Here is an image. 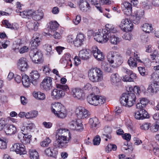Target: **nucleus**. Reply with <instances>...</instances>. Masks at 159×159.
Wrapping results in <instances>:
<instances>
[{
    "label": "nucleus",
    "mask_w": 159,
    "mask_h": 159,
    "mask_svg": "<svg viewBox=\"0 0 159 159\" xmlns=\"http://www.w3.org/2000/svg\"><path fill=\"white\" fill-rule=\"evenodd\" d=\"M45 153L48 157L56 158L58 154V152L55 148L53 147H49L45 150Z\"/></svg>",
    "instance_id": "nucleus-22"
},
{
    "label": "nucleus",
    "mask_w": 159,
    "mask_h": 159,
    "mask_svg": "<svg viewBox=\"0 0 159 159\" xmlns=\"http://www.w3.org/2000/svg\"><path fill=\"white\" fill-rule=\"evenodd\" d=\"M108 33L109 34V39L111 43L114 45L118 44L121 40L120 39L113 35V34L114 33L109 31Z\"/></svg>",
    "instance_id": "nucleus-26"
},
{
    "label": "nucleus",
    "mask_w": 159,
    "mask_h": 159,
    "mask_svg": "<svg viewBox=\"0 0 159 159\" xmlns=\"http://www.w3.org/2000/svg\"><path fill=\"white\" fill-rule=\"evenodd\" d=\"M89 123L90 128L93 129H96L101 126L100 123L98 118L96 117L89 119Z\"/></svg>",
    "instance_id": "nucleus-20"
},
{
    "label": "nucleus",
    "mask_w": 159,
    "mask_h": 159,
    "mask_svg": "<svg viewBox=\"0 0 159 159\" xmlns=\"http://www.w3.org/2000/svg\"><path fill=\"white\" fill-rule=\"evenodd\" d=\"M151 123L145 122L143 123L140 126L141 129L143 130H147L150 127Z\"/></svg>",
    "instance_id": "nucleus-54"
},
{
    "label": "nucleus",
    "mask_w": 159,
    "mask_h": 159,
    "mask_svg": "<svg viewBox=\"0 0 159 159\" xmlns=\"http://www.w3.org/2000/svg\"><path fill=\"white\" fill-rule=\"evenodd\" d=\"M143 14L144 12L142 10H136L134 11L133 16L134 17H138L141 18L143 16Z\"/></svg>",
    "instance_id": "nucleus-49"
},
{
    "label": "nucleus",
    "mask_w": 159,
    "mask_h": 159,
    "mask_svg": "<svg viewBox=\"0 0 159 159\" xmlns=\"http://www.w3.org/2000/svg\"><path fill=\"white\" fill-rule=\"evenodd\" d=\"M116 146L115 144H109L107 145L106 148V151L109 152L111 150L115 151L116 149Z\"/></svg>",
    "instance_id": "nucleus-50"
},
{
    "label": "nucleus",
    "mask_w": 159,
    "mask_h": 159,
    "mask_svg": "<svg viewBox=\"0 0 159 159\" xmlns=\"http://www.w3.org/2000/svg\"><path fill=\"white\" fill-rule=\"evenodd\" d=\"M147 90L150 93H156L159 91V84L156 82H153L149 84Z\"/></svg>",
    "instance_id": "nucleus-24"
},
{
    "label": "nucleus",
    "mask_w": 159,
    "mask_h": 159,
    "mask_svg": "<svg viewBox=\"0 0 159 159\" xmlns=\"http://www.w3.org/2000/svg\"><path fill=\"white\" fill-rule=\"evenodd\" d=\"M73 96L75 98L80 100L84 99V95L83 90L79 88H73L71 90Z\"/></svg>",
    "instance_id": "nucleus-16"
},
{
    "label": "nucleus",
    "mask_w": 159,
    "mask_h": 159,
    "mask_svg": "<svg viewBox=\"0 0 159 159\" xmlns=\"http://www.w3.org/2000/svg\"><path fill=\"white\" fill-rule=\"evenodd\" d=\"M33 95L34 98L39 100H44L45 98V94L40 92H38L33 93Z\"/></svg>",
    "instance_id": "nucleus-43"
},
{
    "label": "nucleus",
    "mask_w": 159,
    "mask_h": 159,
    "mask_svg": "<svg viewBox=\"0 0 159 159\" xmlns=\"http://www.w3.org/2000/svg\"><path fill=\"white\" fill-rule=\"evenodd\" d=\"M38 23L37 22H32L29 21L27 22L26 26L27 28L30 30L37 31L38 29Z\"/></svg>",
    "instance_id": "nucleus-34"
},
{
    "label": "nucleus",
    "mask_w": 159,
    "mask_h": 159,
    "mask_svg": "<svg viewBox=\"0 0 159 159\" xmlns=\"http://www.w3.org/2000/svg\"><path fill=\"white\" fill-rule=\"evenodd\" d=\"M29 55L32 61L37 64L40 63L43 61V55L40 51L37 48H33L30 52Z\"/></svg>",
    "instance_id": "nucleus-7"
},
{
    "label": "nucleus",
    "mask_w": 159,
    "mask_h": 159,
    "mask_svg": "<svg viewBox=\"0 0 159 159\" xmlns=\"http://www.w3.org/2000/svg\"><path fill=\"white\" fill-rule=\"evenodd\" d=\"M29 154L30 159H39V154L35 150L30 149L29 151Z\"/></svg>",
    "instance_id": "nucleus-39"
},
{
    "label": "nucleus",
    "mask_w": 159,
    "mask_h": 159,
    "mask_svg": "<svg viewBox=\"0 0 159 159\" xmlns=\"http://www.w3.org/2000/svg\"><path fill=\"white\" fill-rule=\"evenodd\" d=\"M138 69L139 73L141 75L144 76L147 75V72L144 68L142 67H138Z\"/></svg>",
    "instance_id": "nucleus-57"
},
{
    "label": "nucleus",
    "mask_w": 159,
    "mask_h": 159,
    "mask_svg": "<svg viewBox=\"0 0 159 159\" xmlns=\"http://www.w3.org/2000/svg\"><path fill=\"white\" fill-rule=\"evenodd\" d=\"M3 23L5 24V26L11 30H17L19 28V25L16 23L11 24L8 20H3Z\"/></svg>",
    "instance_id": "nucleus-32"
},
{
    "label": "nucleus",
    "mask_w": 159,
    "mask_h": 159,
    "mask_svg": "<svg viewBox=\"0 0 159 159\" xmlns=\"http://www.w3.org/2000/svg\"><path fill=\"white\" fill-rule=\"evenodd\" d=\"M137 61L134 58L130 57L127 61V63L131 68H134L137 66Z\"/></svg>",
    "instance_id": "nucleus-38"
},
{
    "label": "nucleus",
    "mask_w": 159,
    "mask_h": 159,
    "mask_svg": "<svg viewBox=\"0 0 159 159\" xmlns=\"http://www.w3.org/2000/svg\"><path fill=\"white\" fill-rule=\"evenodd\" d=\"M97 102H98V105H101L103 104L105 101V98L102 96H97Z\"/></svg>",
    "instance_id": "nucleus-55"
},
{
    "label": "nucleus",
    "mask_w": 159,
    "mask_h": 159,
    "mask_svg": "<svg viewBox=\"0 0 159 159\" xmlns=\"http://www.w3.org/2000/svg\"><path fill=\"white\" fill-rule=\"evenodd\" d=\"M43 13L41 11H32L31 17L34 20L39 21L43 18Z\"/></svg>",
    "instance_id": "nucleus-30"
},
{
    "label": "nucleus",
    "mask_w": 159,
    "mask_h": 159,
    "mask_svg": "<svg viewBox=\"0 0 159 159\" xmlns=\"http://www.w3.org/2000/svg\"><path fill=\"white\" fill-rule=\"evenodd\" d=\"M11 151H15L17 154L20 155H24L26 153L25 146L21 143H15L10 148Z\"/></svg>",
    "instance_id": "nucleus-12"
},
{
    "label": "nucleus",
    "mask_w": 159,
    "mask_h": 159,
    "mask_svg": "<svg viewBox=\"0 0 159 159\" xmlns=\"http://www.w3.org/2000/svg\"><path fill=\"white\" fill-rule=\"evenodd\" d=\"M100 7V5H109L111 4V1L110 0H100L99 1Z\"/></svg>",
    "instance_id": "nucleus-61"
},
{
    "label": "nucleus",
    "mask_w": 159,
    "mask_h": 159,
    "mask_svg": "<svg viewBox=\"0 0 159 159\" xmlns=\"http://www.w3.org/2000/svg\"><path fill=\"white\" fill-rule=\"evenodd\" d=\"M108 61H103L101 63V68L104 71L107 72H112L113 70L110 66L113 68H116L120 66L123 62V58L121 55L118 52H114L108 54L107 56Z\"/></svg>",
    "instance_id": "nucleus-1"
},
{
    "label": "nucleus",
    "mask_w": 159,
    "mask_h": 159,
    "mask_svg": "<svg viewBox=\"0 0 159 159\" xmlns=\"http://www.w3.org/2000/svg\"><path fill=\"white\" fill-rule=\"evenodd\" d=\"M23 124V125H24ZM35 126L33 123H30L28 124L26 126L23 125L22 127L21 132H23L25 133L29 134L31 131V130L35 128Z\"/></svg>",
    "instance_id": "nucleus-28"
},
{
    "label": "nucleus",
    "mask_w": 159,
    "mask_h": 159,
    "mask_svg": "<svg viewBox=\"0 0 159 159\" xmlns=\"http://www.w3.org/2000/svg\"><path fill=\"white\" fill-rule=\"evenodd\" d=\"M59 26V24L56 21H51L49 23V28L53 31L56 30Z\"/></svg>",
    "instance_id": "nucleus-44"
},
{
    "label": "nucleus",
    "mask_w": 159,
    "mask_h": 159,
    "mask_svg": "<svg viewBox=\"0 0 159 159\" xmlns=\"http://www.w3.org/2000/svg\"><path fill=\"white\" fill-rule=\"evenodd\" d=\"M65 95V93L63 90L58 89H53L51 92V96L53 99L58 100L62 98Z\"/></svg>",
    "instance_id": "nucleus-15"
},
{
    "label": "nucleus",
    "mask_w": 159,
    "mask_h": 159,
    "mask_svg": "<svg viewBox=\"0 0 159 159\" xmlns=\"http://www.w3.org/2000/svg\"><path fill=\"white\" fill-rule=\"evenodd\" d=\"M30 76L31 83L34 85H36L39 82L40 75L37 70H32L30 73Z\"/></svg>",
    "instance_id": "nucleus-18"
},
{
    "label": "nucleus",
    "mask_w": 159,
    "mask_h": 159,
    "mask_svg": "<svg viewBox=\"0 0 159 159\" xmlns=\"http://www.w3.org/2000/svg\"><path fill=\"white\" fill-rule=\"evenodd\" d=\"M141 28L144 32L147 33H150L153 29L152 25L147 23L143 24L141 26Z\"/></svg>",
    "instance_id": "nucleus-37"
},
{
    "label": "nucleus",
    "mask_w": 159,
    "mask_h": 159,
    "mask_svg": "<svg viewBox=\"0 0 159 159\" xmlns=\"http://www.w3.org/2000/svg\"><path fill=\"white\" fill-rule=\"evenodd\" d=\"M80 10L86 12L90 9L89 4L85 0H81L79 3Z\"/></svg>",
    "instance_id": "nucleus-29"
},
{
    "label": "nucleus",
    "mask_w": 159,
    "mask_h": 159,
    "mask_svg": "<svg viewBox=\"0 0 159 159\" xmlns=\"http://www.w3.org/2000/svg\"><path fill=\"white\" fill-rule=\"evenodd\" d=\"M52 86V78L49 77H45L40 84L41 89L46 91L50 90Z\"/></svg>",
    "instance_id": "nucleus-9"
},
{
    "label": "nucleus",
    "mask_w": 159,
    "mask_h": 159,
    "mask_svg": "<svg viewBox=\"0 0 159 159\" xmlns=\"http://www.w3.org/2000/svg\"><path fill=\"white\" fill-rule=\"evenodd\" d=\"M97 96L90 95L88 97L87 100L88 102L92 105L94 106H98Z\"/></svg>",
    "instance_id": "nucleus-36"
},
{
    "label": "nucleus",
    "mask_w": 159,
    "mask_h": 159,
    "mask_svg": "<svg viewBox=\"0 0 159 159\" xmlns=\"http://www.w3.org/2000/svg\"><path fill=\"white\" fill-rule=\"evenodd\" d=\"M75 112L77 117L79 119L87 118L90 115L88 110L81 106L79 107L76 108Z\"/></svg>",
    "instance_id": "nucleus-10"
},
{
    "label": "nucleus",
    "mask_w": 159,
    "mask_h": 159,
    "mask_svg": "<svg viewBox=\"0 0 159 159\" xmlns=\"http://www.w3.org/2000/svg\"><path fill=\"white\" fill-rule=\"evenodd\" d=\"M120 28L125 32L131 31L133 28L131 21L128 18L123 19L119 25Z\"/></svg>",
    "instance_id": "nucleus-8"
},
{
    "label": "nucleus",
    "mask_w": 159,
    "mask_h": 159,
    "mask_svg": "<svg viewBox=\"0 0 159 159\" xmlns=\"http://www.w3.org/2000/svg\"><path fill=\"white\" fill-rule=\"evenodd\" d=\"M71 135L69 130L67 129L60 128L57 129L56 132L54 146L59 148H66L69 141L71 139Z\"/></svg>",
    "instance_id": "nucleus-2"
},
{
    "label": "nucleus",
    "mask_w": 159,
    "mask_h": 159,
    "mask_svg": "<svg viewBox=\"0 0 159 159\" xmlns=\"http://www.w3.org/2000/svg\"><path fill=\"white\" fill-rule=\"evenodd\" d=\"M45 48L47 52V54L48 55H50L52 53L51 46L48 44L46 45H45Z\"/></svg>",
    "instance_id": "nucleus-60"
},
{
    "label": "nucleus",
    "mask_w": 159,
    "mask_h": 159,
    "mask_svg": "<svg viewBox=\"0 0 159 159\" xmlns=\"http://www.w3.org/2000/svg\"><path fill=\"white\" fill-rule=\"evenodd\" d=\"M38 115V112L36 111H33L26 113L25 118L28 119H32L36 118Z\"/></svg>",
    "instance_id": "nucleus-40"
},
{
    "label": "nucleus",
    "mask_w": 159,
    "mask_h": 159,
    "mask_svg": "<svg viewBox=\"0 0 159 159\" xmlns=\"http://www.w3.org/2000/svg\"><path fill=\"white\" fill-rule=\"evenodd\" d=\"M66 40L69 43H72L73 42L74 43V41L75 40V37L72 34L69 35L67 37Z\"/></svg>",
    "instance_id": "nucleus-62"
},
{
    "label": "nucleus",
    "mask_w": 159,
    "mask_h": 159,
    "mask_svg": "<svg viewBox=\"0 0 159 159\" xmlns=\"http://www.w3.org/2000/svg\"><path fill=\"white\" fill-rule=\"evenodd\" d=\"M81 16L80 15H77L75 19L73 20V22L75 25H78L81 20Z\"/></svg>",
    "instance_id": "nucleus-64"
},
{
    "label": "nucleus",
    "mask_w": 159,
    "mask_h": 159,
    "mask_svg": "<svg viewBox=\"0 0 159 159\" xmlns=\"http://www.w3.org/2000/svg\"><path fill=\"white\" fill-rule=\"evenodd\" d=\"M122 71L127 74L129 75L130 76V81L131 82L133 81L136 78L137 76L136 74L133 72L125 67H122Z\"/></svg>",
    "instance_id": "nucleus-33"
},
{
    "label": "nucleus",
    "mask_w": 159,
    "mask_h": 159,
    "mask_svg": "<svg viewBox=\"0 0 159 159\" xmlns=\"http://www.w3.org/2000/svg\"><path fill=\"white\" fill-rule=\"evenodd\" d=\"M52 112L55 116L60 118H64L67 115V111L65 107L60 103L55 102L51 105Z\"/></svg>",
    "instance_id": "nucleus-4"
},
{
    "label": "nucleus",
    "mask_w": 159,
    "mask_h": 159,
    "mask_svg": "<svg viewBox=\"0 0 159 159\" xmlns=\"http://www.w3.org/2000/svg\"><path fill=\"white\" fill-rule=\"evenodd\" d=\"M84 129L83 125L82 123H78L76 127V128L74 130H76L79 132H81Z\"/></svg>",
    "instance_id": "nucleus-58"
},
{
    "label": "nucleus",
    "mask_w": 159,
    "mask_h": 159,
    "mask_svg": "<svg viewBox=\"0 0 159 159\" xmlns=\"http://www.w3.org/2000/svg\"><path fill=\"white\" fill-rule=\"evenodd\" d=\"M8 142L7 139L5 138H0V149H6L7 148V143Z\"/></svg>",
    "instance_id": "nucleus-41"
},
{
    "label": "nucleus",
    "mask_w": 159,
    "mask_h": 159,
    "mask_svg": "<svg viewBox=\"0 0 159 159\" xmlns=\"http://www.w3.org/2000/svg\"><path fill=\"white\" fill-rule=\"evenodd\" d=\"M91 54V51L90 50L84 49L80 51L79 56L82 59L86 60L90 58Z\"/></svg>",
    "instance_id": "nucleus-21"
},
{
    "label": "nucleus",
    "mask_w": 159,
    "mask_h": 159,
    "mask_svg": "<svg viewBox=\"0 0 159 159\" xmlns=\"http://www.w3.org/2000/svg\"><path fill=\"white\" fill-rule=\"evenodd\" d=\"M84 36L82 33H80L77 34L76 38L74 41V44L75 46L79 47L83 44Z\"/></svg>",
    "instance_id": "nucleus-23"
},
{
    "label": "nucleus",
    "mask_w": 159,
    "mask_h": 159,
    "mask_svg": "<svg viewBox=\"0 0 159 159\" xmlns=\"http://www.w3.org/2000/svg\"><path fill=\"white\" fill-rule=\"evenodd\" d=\"M109 31L116 33L117 30L112 25L107 24L105 26V29L100 30L95 33L94 35V39L99 43H106L109 38Z\"/></svg>",
    "instance_id": "nucleus-3"
},
{
    "label": "nucleus",
    "mask_w": 159,
    "mask_h": 159,
    "mask_svg": "<svg viewBox=\"0 0 159 159\" xmlns=\"http://www.w3.org/2000/svg\"><path fill=\"white\" fill-rule=\"evenodd\" d=\"M92 53L94 58L98 61H102L104 59V54L98 49L96 46H94L92 47Z\"/></svg>",
    "instance_id": "nucleus-13"
},
{
    "label": "nucleus",
    "mask_w": 159,
    "mask_h": 159,
    "mask_svg": "<svg viewBox=\"0 0 159 159\" xmlns=\"http://www.w3.org/2000/svg\"><path fill=\"white\" fill-rule=\"evenodd\" d=\"M135 118L138 120H143L148 118L149 115L145 110H138L136 111L134 114Z\"/></svg>",
    "instance_id": "nucleus-19"
},
{
    "label": "nucleus",
    "mask_w": 159,
    "mask_h": 159,
    "mask_svg": "<svg viewBox=\"0 0 159 159\" xmlns=\"http://www.w3.org/2000/svg\"><path fill=\"white\" fill-rule=\"evenodd\" d=\"M92 4L95 5L97 8L101 12H102L101 7H100V5L97 3V0H88Z\"/></svg>",
    "instance_id": "nucleus-52"
},
{
    "label": "nucleus",
    "mask_w": 159,
    "mask_h": 159,
    "mask_svg": "<svg viewBox=\"0 0 159 159\" xmlns=\"http://www.w3.org/2000/svg\"><path fill=\"white\" fill-rule=\"evenodd\" d=\"M101 139L99 135H96L93 140V143L94 145H99L100 143Z\"/></svg>",
    "instance_id": "nucleus-56"
},
{
    "label": "nucleus",
    "mask_w": 159,
    "mask_h": 159,
    "mask_svg": "<svg viewBox=\"0 0 159 159\" xmlns=\"http://www.w3.org/2000/svg\"><path fill=\"white\" fill-rule=\"evenodd\" d=\"M122 37L124 39L128 40H130L132 39L131 34L127 33H125Z\"/></svg>",
    "instance_id": "nucleus-63"
},
{
    "label": "nucleus",
    "mask_w": 159,
    "mask_h": 159,
    "mask_svg": "<svg viewBox=\"0 0 159 159\" xmlns=\"http://www.w3.org/2000/svg\"><path fill=\"white\" fill-rule=\"evenodd\" d=\"M16 127L13 125H7L5 129V132L7 135L14 134L16 133Z\"/></svg>",
    "instance_id": "nucleus-27"
},
{
    "label": "nucleus",
    "mask_w": 159,
    "mask_h": 159,
    "mask_svg": "<svg viewBox=\"0 0 159 159\" xmlns=\"http://www.w3.org/2000/svg\"><path fill=\"white\" fill-rule=\"evenodd\" d=\"M118 75L117 74H112L111 76V81L113 84H115L120 81Z\"/></svg>",
    "instance_id": "nucleus-45"
},
{
    "label": "nucleus",
    "mask_w": 159,
    "mask_h": 159,
    "mask_svg": "<svg viewBox=\"0 0 159 159\" xmlns=\"http://www.w3.org/2000/svg\"><path fill=\"white\" fill-rule=\"evenodd\" d=\"M28 133H25L23 132H20L18 134V138L21 142L24 144H29L31 140L32 136L29 134Z\"/></svg>",
    "instance_id": "nucleus-14"
},
{
    "label": "nucleus",
    "mask_w": 159,
    "mask_h": 159,
    "mask_svg": "<svg viewBox=\"0 0 159 159\" xmlns=\"http://www.w3.org/2000/svg\"><path fill=\"white\" fill-rule=\"evenodd\" d=\"M42 40L41 35L38 33H35L33 34L31 42L32 47L37 48L40 44Z\"/></svg>",
    "instance_id": "nucleus-17"
},
{
    "label": "nucleus",
    "mask_w": 159,
    "mask_h": 159,
    "mask_svg": "<svg viewBox=\"0 0 159 159\" xmlns=\"http://www.w3.org/2000/svg\"><path fill=\"white\" fill-rule=\"evenodd\" d=\"M16 12L17 14L23 18L29 19L31 17L32 14V10H26L22 11L19 10H16Z\"/></svg>",
    "instance_id": "nucleus-25"
},
{
    "label": "nucleus",
    "mask_w": 159,
    "mask_h": 159,
    "mask_svg": "<svg viewBox=\"0 0 159 159\" xmlns=\"http://www.w3.org/2000/svg\"><path fill=\"white\" fill-rule=\"evenodd\" d=\"M7 124V120L4 118L0 119V131L2 130Z\"/></svg>",
    "instance_id": "nucleus-46"
},
{
    "label": "nucleus",
    "mask_w": 159,
    "mask_h": 159,
    "mask_svg": "<svg viewBox=\"0 0 159 159\" xmlns=\"http://www.w3.org/2000/svg\"><path fill=\"white\" fill-rule=\"evenodd\" d=\"M136 97L134 93H123L120 98L121 105L126 107H130L134 104Z\"/></svg>",
    "instance_id": "nucleus-6"
},
{
    "label": "nucleus",
    "mask_w": 159,
    "mask_h": 159,
    "mask_svg": "<svg viewBox=\"0 0 159 159\" xmlns=\"http://www.w3.org/2000/svg\"><path fill=\"white\" fill-rule=\"evenodd\" d=\"M51 140L48 137H46L43 141L40 142L41 146L44 147H47L51 142Z\"/></svg>",
    "instance_id": "nucleus-42"
},
{
    "label": "nucleus",
    "mask_w": 159,
    "mask_h": 159,
    "mask_svg": "<svg viewBox=\"0 0 159 159\" xmlns=\"http://www.w3.org/2000/svg\"><path fill=\"white\" fill-rule=\"evenodd\" d=\"M17 66L20 71L24 72L27 71L29 67L27 59L25 57H21L17 61Z\"/></svg>",
    "instance_id": "nucleus-11"
},
{
    "label": "nucleus",
    "mask_w": 159,
    "mask_h": 159,
    "mask_svg": "<svg viewBox=\"0 0 159 159\" xmlns=\"http://www.w3.org/2000/svg\"><path fill=\"white\" fill-rule=\"evenodd\" d=\"M71 56L69 53L65 54L61 59L60 61L61 63L64 62L65 61H69L71 60Z\"/></svg>",
    "instance_id": "nucleus-48"
},
{
    "label": "nucleus",
    "mask_w": 159,
    "mask_h": 159,
    "mask_svg": "<svg viewBox=\"0 0 159 159\" xmlns=\"http://www.w3.org/2000/svg\"><path fill=\"white\" fill-rule=\"evenodd\" d=\"M22 82L24 86L28 87L29 86L30 82L27 75L25 74L22 75Z\"/></svg>",
    "instance_id": "nucleus-35"
},
{
    "label": "nucleus",
    "mask_w": 159,
    "mask_h": 159,
    "mask_svg": "<svg viewBox=\"0 0 159 159\" xmlns=\"http://www.w3.org/2000/svg\"><path fill=\"white\" fill-rule=\"evenodd\" d=\"M122 10L124 9H128L129 8L132 7L131 4L129 2H124L122 4L121 6Z\"/></svg>",
    "instance_id": "nucleus-59"
},
{
    "label": "nucleus",
    "mask_w": 159,
    "mask_h": 159,
    "mask_svg": "<svg viewBox=\"0 0 159 159\" xmlns=\"http://www.w3.org/2000/svg\"><path fill=\"white\" fill-rule=\"evenodd\" d=\"M112 132L111 129L108 127H106L104 129V132H102V134H100L102 138H107L111 139V138L110 134Z\"/></svg>",
    "instance_id": "nucleus-31"
},
{
    "label": "nucleus",
    "mask_w": 159,
    "mask_h": 159,
    "mask_svg": "<svg viewBox=\"0 0 159 159\" xmlns=\"http://www.w3.org/2000/svg\"><path fill=\"white\" fill-rule=\"evenodd\" d=\"M88 77L91 82H99L103 80V73L99 68H92L88 71Z\"/></svg>",
    "instance_id": "nucleus-5"
},
{
    "label": "nucleus",
    "mask_w": 159,
    "mask_h": 159,
    "mask_svg": "<svg viewBox=\"0 0 159 159\" xmlns=\"http://www.w3.org/2000/svg\"><path fill=\"white\" fill-rule=\"evenodd\" d=\"M150 129L152 132H155L159 130V123L156 122L150 126Z\"/></svg>",
    "instance_id": "nucleus-47"
},
{
    "label": "nucleus",
    "mask_w": 159,
    "mask_h": 159,
    "mask_svg": "<svg viewBox=\"0 0 159 159\" xmlns=\"http://www.w3.org/2000/svg\"><path fill=\"white\" fill-rule=\"evenodd\" d=\"M151 77L154 80V82H159V73H153Z\"/></svg>",
    "instance_id": "nucleus-53"
},
{
    "label": "nucleus",
    "mask_w": 159,
    "mask_h": 159,
    "mask_svg": "<svg viewBox=\"0 0 159 159\" xmlns=\"http://www.w3.org/2000/svg\"><path fill=\"white\" fill-rule=\"evenodd\" d=\"M78 123L76 120L71 121L69 123V128L71 129L74 130L76 128V127Z\"/></svg>",
    "instance_id": "nucleus-51"
}]
</instances>
